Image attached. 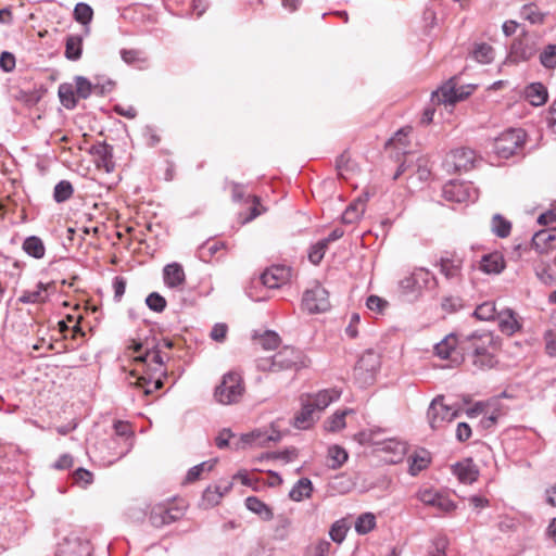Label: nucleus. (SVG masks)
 Returning a JSON list of instances; mask_svg holds the SVG:
<instances>
[{
    "mask_svg": "<svg viewBox=\"0 0 556 556\" xmlns=\"http://www.w3.org/2000/svg\"><path fill=\"white\" fill-rule=\"evenodd\" d=\"M459 348L472 357L479 369H490L496 364L495 352L500 349L498 338L489 331H475L459 339Z\"/></svg>",
    "mask_w": 556,
    "mask_h": 556,
    "instance_id": "nucleus-1",
    "label": "nucleus"
},
{
    "mask_svg": "<svg viewBox=\"0 0 556 556\" xmlns=\"http://www.w3.org/2000/svg\"><path fill=\"white\" fill-rule=\"evenodd\" d=\"M307 366V358L302 351L285 346L271 357L258 358L256 367L262 371L279 372L282 370H299Z\"/></svg>",
    "mask_w": 556,
    "mask_h": 556,
    "instance_id": "nucleus-2",
    "label": "nucleus"
},
{
    "mask_svg": "<svg viewBox=\"0 0 556 556\" xmlns=\"http://www.w3.org/2000/svg\"><path fill=\"white\" fill-rule=\"evenodd\" d=\"M244 387L239 372L229 371L223 376L220 383L215 388L214 397L223 405L237 403L243 394Z\"/></svg>",
    "mask_w": 556,
    "mask_h": 556,
    "instance_id": "nucleus-3",
    "label": "nucleus"
},
{
    "mask_svg": "<svg viewBox=\"0 0 556 556\" xmlns=\"http://www.w3.org/2000/svg\"><path fill=\"white\" fill-rule=\"evenodd\" d=\"M459 410L458 406L446 404L443 395H438L427 409L428 424L432 430L442 429L458 416Z\"/></svg>",
    "mask_w": 556,
    "mask_h": 556,
    "instance_id": "nucleus-4",
    "label": "nucleus"
},
{
    "mask_svg": "<svg viewBox=\"0 0 556 556\" xmlns=\"http://www.w3.org/2000/svg\"><path fill=\"white\" fill-rule=\"evenodd\" d=\"M525 138L522 129H507L494 140V152L500 157L508 159L522 148Z\"/></svg>",
    "mask_w": 556,
    "mask_h": 556,
    "instance_id": "nucleus-5",
    "label": "nucleus"
},
{
    "mask_svg": "<svg viewBox=\"0 0 556 556\" xmlns=\"http://www.w3.org/2000/svg\"><path fill=\"white\" fill-rule=\"evenodd\" d=\"M302 307L309 314H319L330 308L329 293L319 283L307 289L302 298Z\"/></svg>",
    "mask_w": 556,
    "mask_h": 556,
    "instance_id": "nucleus-6",
    "label": "nucleus"
},
{
    "mask_svg": "<svg viewBox=\"0 0 556 556\" xmlns=\"http://www.w3.org/2000/svg\"><path fill=\"white\" fill-rule=\"evenodd\" d=\"M90 542L75 533L65 536L56 547V556H91Z\"/></svg>",
    "mask_w": 556,
    "mask_h": 556,
    "instance_id": "nucleus-7",
    "label": "nucleus"
},
{
    "mask_svg": "<svg viewBox=\"0 0 556 556\" xmlns=\"http://www.w3.org/2000/svg\"><path fill=\"white\" fill-rule=\"evenodd\" d=\"M416 497L425 505L437 508L442 513H451L456 509V504L445 493L439 492L433 488H420Z\"/></svg>",
    "mask_w": 556,
    "mask_h": 556,
    "instance_id": "nucleus-8",
    "label": "nucleus"
},
{
    "mask_svg": "<svg viewBox=\"0 0 556 556\" xmlns=\"http://www.w3.org/2000/svg\"><path fill=\"white\" fill-rule=\"evenodd\" d=\"M476 160L475 151L467 148H459L451 151L444 159L443 166L448 173L468 170L473 166Z\"/></svg>",
    "mask_w": 556,
    "mask_h": 556,
    "instance_id": "nucleus-9",
    "label": "nucleus"
},
{
    "mask_svg": "<svg viewBox=\"0 0 556 556\" xmlns=\"http://www.w3.org/2000/svg\"><path fill=\"white\" fill-rule=\"evenodd\" d=\"M435 285V277L426 268H417L409 276L400 281L405 293L419 292Z\"/></svg>",
    "mask_w": 556,
    "mask_h": 556,
    "instance_id": "nucleus-10",
    "label": "nucleus"
},
{
    "mask_svg": "<svg viewBox=\"0 0 556 556\" xmlns=\"http://www.w3.org/2000/svg\"><path fill=\"white\" fill-rule=\"evenodd\" d=\"M115 438L111 439L110 443L113 445L123 444L119 452L114 454V458L110 463L116 462L127 455L132 448V432L130 425L124 421H116L114 424Z\"/></svg>",
    "mask_w": 556,
    "mask_h": 556,
    "instance_id": "nucleus-11",
    "label": "nucleus"
},
{
    "mask_svg": "<svg viewBox=\"0 0 556 556\" xmlns=\"http://www.w3.org/2000/svg\"><path fill=\"white\" fill-rule=\"evenodd\" d=\"M181 515V510L176 507H167L163 504H157L151 508L149 521L154 528H162L175 522Z\"/></svg>",
    "mask_w": 556,
    "mask_h": 556,
    "instance_id": "nucleus-12",
    "label": "nucleus"
},
{
    "mask_svg": "<svg viewBox=\"0 0 556 556\" xmlns=\"http://www.w3.org/2000/svg\"><path fill=\"white\" fill-rule=\"evenodd\" d=\"M440 273L447 279L459 281L462 279L464 260L456 253H445L439 261Z\"/></svg>",
    "mask_w": 556,
    "mask_h": 556,
    "instance_id": "nucleus-13",
    "label": "nucleus"
},
{
    "mask_svg": "<svg viewBox=\"0 0 556 556\" xmlns=\"http://www.w3.org/2000/svg\"><path fill=\"white\" fill-rule=\"evenodd\" d=\"M135 361L144 363L154 375L166 376L164 356L159 344L146 348L142 354L135 357Z\"/></svg>",
    "mask_w": 556,
    "mask_h": 556,
    "instance_id": "nucleus-14",
    "label": "nucleus"
},
{
    "mask_svg": "<svg viewBox=\"0 0 556 556\" xmlns=\"http://www.w3.org/2000/svg\"><path fill=\"white\" fill-rule=\"evenodd\" d=\"M291 278V268L285 265H274L261 276L262 283L268 289L280 288Z\"/></svg>",
    "mask_w": 556,
    "mask_h": 556,
    "instance_id": "nucleus-15",
    "label": "nucleus"
},
{
    "mask_svg": "<svg viewBox=\"0 0 556 556\" xmlns=\"http://www.w3.org/2000/svg\"><path fill=\"white\" fill-rule=\"evenodd\" d=\"M280 439L281 433L273 427L269 429H257L241 435L242 443L254 446H265L269 442H278Z\"/></svg>",
    "mask_w": 556,
    "mask_h": 556,
    "instance_id": "nucleus-16",
    "label": "nucleus"
},
{
    "mask_svg": "<svg viewBox=\"0 0 556 556\" xmlns=\"http://www.w3.org/2000/svg\"><path fill=\"white\" fill-rule=\"evenodd\" d=\"M341 391L332 388L320 390L314 394H306L304 397L317 413L327 408L332 402L339 400Z\"/></svg>",
    "mask_w": 556,
    "mask_h": 556,
    "instance_id": "nucleus-17",
    "label": "nucleus"
},
{
    "mask_svg": "<svg viewBox=\"0 0 556 556\" xmlns=\"http://www.w3.org/2000/svg\"><path fill=\"white\" fill-rule=\"evenodd\" d=\"M379 366L378 357L372 352H367L362 355L354 368V375L357 378H364L365 381L372 379Z\"/></svg>",
    "mask_w": 556,
    "mask_h": 556,
    "instance_id": "nucleus-18",
    "label": "nucleus"
},
{
    "mask_svg": "<svg viewBox=\"0 0 556 556\" xmlns=\"http://www.w3.org/2000/svg\"><path fill=\"white\" fill-rule=\"evenodd\" d=\"M453 473L464 484L473 483L479 477V470L471 458L456 463L452 467Z\"/></svg>",
    "mask_w": 556,
    "mask_h": 556,
    "instance_id": "nucleus-19",
    "label": "nucleus"
},
{
    "mask_svg": "<svg viewBox=\"0 0 556 556\" xmlns=\"http://www.w3.org/2000/svg\"><path fill=\"white\" fill-rule=\"evenodd\" d=\"M163 280L170 289H181L186 282V275L182 266L178 263L167 264L163 269Z\"/></svg>",
    "mask_w": 556,
    "mask_h": 556,
    "instance_id": "nucleus-20",
    "label": "nucleus"
},
{
    "mask_svg": "<svg viewBox=\"0 0 556 556\" xmlns=\"http://www.w3.org/2000/svg\"><path fill=\"white\" fill-rule=\"evenodd\" d=\"M496 320L500 330L507 336H513L521 329V324L518 320L516 313L510 308H505L498 312Z\"/></svg>",
    "mask_w": 556,
    "mask_h": 556,
    "instance_id": "nucleus-21",
    "label": "nucleus"
},
{
    "mask_svg": "<svg viewBox=\"0 0 556 556\" xmlns=\"http://www.w3.org/2000/svg\"><path fill=\"white\" fill-rule=\"evenodd\" d=\"M479 267L485 274H500L505 268V261L498 252L489 253L482 256Z\"/></svg>",
    "mask_w": 556,
    "mask_h": 556,
    "instance_id": "nucleus-22",
    "label": "nucleus"
},
{
    "mask_svg": "<svg viewBox=\"0 0 556 556\" xmlns=\"http://www.w3.org/2000/svg\"><path fill=\"white\" fill-rule=\"evenodd\" d=\"M525 97L532 105L540 106L547 101V89L541 83H532L526 87Z\"/></svg>",
    "mask_w": 556,
    "mask_h": 556,
    "instance_id": "nucleus-23",
    "label": "nucleus"
},
{
    "mask_svg": "<svg viewBox=\"0 0 556 556\" xmlns=\"http://www.w3.org/2000/svg\"><path fill=\"white\" fill-rule=\"evenodd\" d=\"M316 410L314 407L311 406V404L305 400L304 396H302V408L299 414L294 417V427L298 429H307L309 428L314 420V414Z\"/></svg>",
    "mask_w": 556,
    "mask_h": 556,
    "instance_id": "nucleus-24",
    "label": "nucleus"
},
{
    "mask_svg": "<svg viewBox=\"0 0 556 556\" xmlns=\"http://www.w3.org/2000/svg\"><path fill=\"white\" fill-rule=\"evenodd\" d=\"M245 507L263 520H270L274 517L273 509L256 496L245 498Z\"/></svg>",
    "mask_w": 556,
    "mask_h": 556,
    "instance_id": "nucleus-25",
    "label": "nucleus"
},
{
    "mask_svg": "<svg viewBox=\"0 0 556 556\" xmlns=\"http://www.w3.org/2000/svg\"><path fill=\"white\" fill-rule=\"evenodd\" d=\"M445 199L455 202H464L469 198L468 187L460 182L446 184L443 188Z\"/></svg>",
    "mask_w": 556,
    "mask_h": 556,
    "instance_id": "nucleus-26",
    "label": "nucleus"
},
{
    "mask_svg": "<svg viewBox=\"0 0 556 556\" xmlns=\"http://www.w3.org/2000/svg\"><path fill=\"white\" fill-rule=\"evenodd\" d=\"M462 100V96L457 93V90L452 85H445L439 90L432 93V101L453 105Z\"/></svg>",
    "mask_w": 556,
    "mask_h": 556,
    "instance_id": "nucleus-27",
    "label": "nucleus"
},
{
    "mask_svg": "<svg viewBox=\"0 0 556 556\" xmlns=\"http://www.w3.org/2000/svg\"><path fill=\"white\" fill-rule=\"evenodd\" d=\"M83 53V37L79 35H70L65 40V58L70 61H77Z\"/></svg>",
    "mask_w": 556,
    "mask_h": 556,
    "instance_id": "nucleus-28",
    "label": "nucleus"
},
{
    "mask_svg": "<svg viewBox=\"0 0 556 556\" xmlns=\"http://www.w3.org/2000/svg\"><path fill=\"white\" fill-rule=\"evenodd\" d=\"M365 200L362 198L353 201L342 214V222L344 224H353L357 222L365 212Z\"/></svg>",
    "mask_w": 556,
    "mask_h": 556,
    "instance_id": "nucleus-29",
    "label": "nucleus"
},
{
    "mask_svg": "<svg viewBox=\"0 0 556 556\" xmlns=\"http://www.w3.org/2000/svg\"><path fill=\"white\" fill-rule=\"evenodd\" d=\"M312 492V481L308 478H301L291 489L289 496L292 501L301 502L304 498L311 497Z\"/></svg>",
    "mask_w": 556,
    "mask_h": 556,
    "instance_id": "nucleus-30",
    "label": "nucleus"
},
{
    "mask_svg": "<svg viewBox=\"0 0 556 556\" xmlns=\"http://www.w3.org/2000/svg\"><path fill=\"white\" fill-rule=\"evenodd\" d=\"M24 252L35 258H42L46 253V248L42 240L37 236L27 237L23 242Z\"/></svg>",
    "mask_w": 556,
    "mask_h": 556,
    "instance_id": "nucleus-31",
    "label": "nucleus"
},
{
    "mask_svg": "<svg viewBox=\"0 0 556 556\" xmlns=\"http://www.w3.org/2000/svg\"><path fill=\"white\" fill-rule=\"evenodd\" d=\"M533 43L528 40H519L513 45L511 54L516 61H528L534 55Z\"/></svg>",
    "mask_w": 556,
    "mask_h": 556,
    "instance_id": "nucleus-32",
    "label": "nucleus"
},
{
    "mask_svg": "<svg viewBox=\"0 0 556 556\" xmlns=\"http://www.w3.org/2000/svg\"><path fill=\"white\" fill-rule=\"evenodd\" d=\"M163 376L151 374L149 377L141 376L137 379L136 386L141 388L144 394H151L163 387Z\"/></svg>",
    "mask_w": 556,
    "mask_h": 556,
    "instance_id": "nucleus-33",
    "label": "nucleus"
},
{
    "mask_svg": "<svg viewBox=\"0 0 556 556\" xmlns=\"http://www.w3.org/2000/svg\"><path fill=\"white\" fill-rule=\"evenodd\" d=\"M58 94L60 102L67 110H73L77 105L76 91L71 84H61L59 86Z\"/></svg>",
    "mask_w": 556,
    "mask_h": 556,
    "instance_id": "nucleus-34",
    "label": "nucleus"
},
{
    "mask_svg": "<svg viewBox=\"0 0 556 556\" xmlns=\"http://www.w3.org/2000/svg\"><path fill=\"white\" fill-rule=\"evenodd\" d=\"M457 344L459 345V340L448 336L434 346L435 354L443 359L451 358Z\"/></svg>",
    "mask_w": 556,
    "mask_h": 556,
    "instance_id": "nucleus-35",
    "label": "nucleus"
},
{
    "mask_svg": "<svg viewBox=\"0 0 556 556\" xmlns=\"http://www.w3.org/2000/svg\"><path fill=\"white\" fill-rule=\"evenodd\" d=\"M47 290V285L39 282L35 291H24L18 298V302L23 304H35L41 303L47 300V295L43 292Z\"/></svg>",
    "mask_w": 556,
    "mask_h": 556,
    "instance_id": "nucleus-36",
    "label": "nucleus"
},
{
    "mask_svg": "<svg viewBox=\"0 0 556 556\" xmlns=\"http://www.w3.org/2000/svg\"><path fill=\"white\" fill-rule=\"evenodd\" d=\"M348 452L339 445H332L328 448L329 467L340 468L348 460Z\"/></svg>",
    "mask_w": 556,
    "mask_h": 556,
    "instance_id": "nucleus-37",
    "label": "nucleus"
},
{
    "mask_svg": "<svg viewBox=\"0 0 556 556\" xmlns=\"http://www.w3.org/2000/svg\"><path fill=\"white\" fill-rule=\"evenodd\" d=\"M331 543L326 539H319L311 543L305 551V556H328Z\"/></svg>",
    "mask_w": 556,
    "mask_h": 556,
    "instance_id": "nucleus-38",
    "label": "nucleus"
},
{
    "mask_svg": "<svg viewBox=\"0 0 556 556\" xmlns=\"http://www.w3.org/2000/svg\"><path fill=\"white\" fill-rule=\"evenodd\" d=\"M376 526V517L371 513H364L355 521V531L358 534L370 532Z\"/></svg>",
    "mask_w": 556,
    "mask_h": 556,
    "instance_id": "nucleus-39",
    "label": "nucleus"
},
{
    "mask_svg": "<svg viewBox=\"0 0 556 556\" xmlns=\"http://www.w3.org/2000/svg\"><path fill=\"white\" fill-rule=\"evenodd\" d=\"M74 189L68 180H61L53 190V199L58 203L67 201L73 195Z\"/></svg>",
    "mask_w": 556,
    "mask_h": 556,
    "instance_id": "nucleus-40",
    "label": "nucleus"
},
{
    "mask_svg": "<svg viewBox=\"0 0 556 556\" xmlns=\"http://www.w3.org/2000/svg\"><path fill=\"white\" fill-rule=\"evenodd\" d=\"M511 230V224L502 215L495 214L492 218V231L500 238H506Z\"/></svg>",
    "mask_w": 556,
    "mask_h": 556,
    "instance_id": "nucleus-41",
    "label": "nucleus"
},
{
    "mask_svg": "<svg viewBox=\"0 0 556 556\" xmlns=\"http://www.w3.org/2000/svg\"><path fill=\"white\" fill-rule=\"evenodd\" d=\"M472 55L479 63L488 64L494 59V50L488 43H479L476 45Z\"/></svg>",
    "mask_w": 556,
    "mask_h": 556,
    "instance_id": "nucleus-42",
    "label": "nucleus"
},
{
    "mask_svg": "<svg viewBox=\"0 0 556 556\" xmlns=\"http://www.w3.org/2000/svg\"><path fill=\"white\" fill-rule=\"evenodd\" d=\"M473 314L480 320H492L496 319L498 312L493 302H484L477 306Z\"/></svg>",
    "mask_w": 556,
    "mask_h": 556,
    "instance_id": "nucleus-43",
    "label": "nucleus"
},
{
    "mask_svg": "<svg viewBox=\"0 0 556 556\" xmlns=\"http://www.w3.org/2000/svg\"><path fill=\"white\" fill-rule=\"evenodd\" d=\"M93 16L92 8L84 2H79L76 4L74 9V18L81 23L83 25H88Z\"/></svg>",
    "mask_w": 556,
    "mask_h": 556,
    "instance_id": "nucleus-44",
    "label": "nucleus"
},
{
    "mask_svg": "<svg viewBox=\"0 0 556 556\" xmlns=\"http://www.w3.org/2000/svg\"><path fill=\"white\" fill-rule=\"evenodd\" d=\"M75 84H76L75 91H76L78 98L87 99L91 96V93H94L93 84L86 77L76 76Z\"/></svg>",
    "mask_w": 556,
    "mask_h": 556,
    "instance_id": "nucleus-45",
    "label": "nucleus"
},
{
    "mask_svg": "<svg viewBox=\"0 0 556 556\" xmlns=\"http://www.w3.org/2000/svg\"><path fill=\"white\" fill-rule=\"evenodd\" d=\"M291 520L285 516H278L276 526L274 529V538L279 541H283L289 536Z\"/></svg>",
    "mask_w": 556,
    "mask_h": 556,
    "instance_id": "nucleus-46",
    "label": "nucleus"
},
{
    "mask_svg": "<svg viewBox=\"0 0 556 556\" xmlns=\"http://www.w3.org/2000/svg\"><path fill=\"white\" fill-rule=\"evenodd\" d=\"M520 17L529 21L531 24H540L543 22V14L534 4H526L520 10Z\"/></svg>",
    "mask_w": 556,
    "mask_h": 556,
    "instance_id": "nucleus-47",
    "label": "nucleus"
},
{
    "mask_svg": "<svg viewBox=\"0 0 556 556\" xmlns=\"http://www.w3.org/2000/svg\"><path fill=\"white\" fill-rule=\"evenodd\" d=\"M541 64L548 70L556 67V45H547L540 53Z\"/></svg>",
    "mask_w": 556,
    "mask_h": 556,
    "instance_id": "nucleus-48",
    "label": "nucleus"
},
{
    "mask_svg": "<svg viewBox=\"0 0 556 556\" xmlns=\"http://www.w3.org/2000/svg\"><path fill=\"white\" fill-rule=\"evenodd\" d=\"M216 460L203 462L199 465L193 466L189 469L186 476V480L188 482H193L200 478L203 471H211L215 465Z\"/></svg>",
    "mask_w": 556,
    "mask_h": 556,
    "instance_id": "nucleus-49",
    "label": "nucleus"
},
{
    "mask_svg": "<svg viewBox=\"0 0 556 556\" xmlns=\"http://www.w3.org/2000/svg\"><path fill=\"white\" fill-rule=\"evenodd\" d=\"M348 530H349V528H348L345 521L338 520L331 526L329 535L333 542L340 544L344 541Z\"/></svg>",
    "mask_w": 556,
    "mask_h": 556,
    "instance_id": "nucleus-50",
    "label": "nucleus"
},
{
    "mask_svg": "<svg viewBox=\"0 0 556 556\" xmlns=\"http://www.w3.org/2000/svg\"><path fill=\"white\" fill-rule=\"evenodd\" d=\"M348 410L336 412L327 421L326 429L328 431H339L345 427V416Z\"/></svg>",
    "mask_w": 556,
    "mask_h": 556,
    "instance_id": "nucleus-51",
    "label": "nucleus"
},
{
    "mask_svg": "<svg viewBox=\"0 0 556 556\" xmlns=\"http://www.w3.org/2000/svg\"><path fill=\"white\" fill-rule=\"evenodd\" d=\"M327 248L328 244L324 240H319L318 242H316L308 252L309 262L313 263L314 265H318L321 262Z\"/></svg>",
    "mask_w": 556,
    "mask_h": 556,
    "instance_id": "nucleus-52",
    "label": "nucleus"
},
{
    "mask_svg": "<svg viewBox=\"0 0 556 556\" xmlns=\"http://www.w3.org/2000/svg\"><path fill=\"white\" fill-rule=\"evenodd\" d=\"M230 489V485L225 486V489L222 491L219 486H208L204 491L203 498L210 504V505H216L218 504L219 500L223 497V495L228 492Z\"/></svg>",
    "mask_w": 556,
    "mask_h": 556,
    "instance_id": "nucleus-53",
    "label": "nucleus"
},
{
    "mask_svg": "<svg viewBox=\"0 0 556 556\" xmlns=\"http://www.w3.org/2000/svg\"><path fill=\"white\" fill-rule=\"evenodd\" d=\"M147 306L156 313H162L166 307V300L157 292L150 293L146 299Z\"/></svg>",
    "mask_w": 556,
    "mask_h": 556,
    "instance_id": "nucleus-54",
    "label": "nucleus"
},
{
    "mask_svg": "<svg viewBox=\"0 0 556 556\" xmlns=\"http://www.w3.org/2000/svg\"><path fill=\"white\" fill-rule=\"evenodd\" d=\"M258 343L262 345L264 350H274L280 343L279 336L274 331H266L258 339Z\"/></svg>",
    "mask_w": 556,
    "mask_h": 556,
    "instance_id": "nucleus-55",
    "label": "nucleus"
},
{
    "mask_svg": "<svg viewBox=\"0 0 556 556\" xmlns=\"http://www.w3.org/2000/svg\"><path fill=\"white\" fill-rule=\"evenodd\" d=\"M73 480L76 484L86 488L93 480V475L85 468H78L73 473Z\"/></svg>",
    "mask_w": 556,
    "mask_h": 556,
    "instance_id": "nucleus-56",
    "label": "nucleus"
},
{
    "mask_svg": "<svg viewBox=\"0 0 556 556\" xmlns=\"http://www.w3.org/2000/svg\"><path fill=\"white\" fill-rule=\"evenodd\" d=\"M223 247H224V243H222V242H216V241L205 242L200 248V257L202 260L206 261V256H208V257L214 256Z\"/></svg>",
    "mask_w": 556,
    "mask_h": 556,
    "instance_id": "nucleus-57",
    "label": "nucleus"
},
{
    "mask_svg": "<svg viewBox=\"0 0 556 556\" xmlns=\"http://www.w3.org/2000/svg\"><path fill=\"white\" fill-rule=\"evenodd\" d=\"M448 545V541L445 536H439L433 540L429 556H446L445 549Z\"/></svg>",
    "mask_w": 556,
    "mask_h": 556,
    "instance_id": "nucleus-58",
    "label": "nucleus"
},
{
    "mask_svg": "<svg viewBox=\"0 0 556 556\" xmlns=\"http://www.w3.org/2000/svg\"><path fill=\"white\" fill-rule=\"evenodd\" d=\"M366 306L377 313H382L388 306V302L378 295H369L366 301Z\"/></svg>",
    "mask_w": 556,
    "mask_h": 556,
    "instance_id": "nucleus-59",
    "label": "nucleus"
},
{
    "mask_svg": "<svg viewBox=\"0 0 556 556\" xmlns=\"http://www.w3.org/2000/svg\"><path fill=\"white\" fill-rule=\"evenodd\" d=\"M0 67L3 72L10 73L15 68V56L8 51L0 54Z\"/></svg>",
    "mask_w": 556,
    "mask_h": 556,
    "instance_id": "nucleus-60",
    "label": "nucleus"
},
{
    "mask_svg": "<svg viewBox=\"0 0 556 556\" xmlns=\"http://www.w3.org/2000/svg\"><path fill=\"white\" fill-rule=\"evenodd\" d=\"M556 239V228L547 229V230H541L536 232L533 237V241L535 244H539V242L548 243L551 241H554Z\"/></svg>",
    "mask_w": 556,
    "mask_h": 556,
    "instance_id": "nucleus-61",
    "label": "nucleus"
},
{
    "mask_svg": "<svg viewBox=\"0 0 556 556\" xmlns=\"http://www.w3.org/2000/svg\"><path fill=\"white\" fill-rule=\"evenodd\" d=\"M227 326L225 324H216L211 331V338L214 341L222 342L225 340L227 334Z\"/></svg>",
    "mask_w": 556,
    "mask_h": 556,
    "instance_id": "nucleus-62",
    "label": "nucleus"
},
{
    "mask_svg": "<svg viewBox=\"0 0 556 556\" xmlns=\"http://www.w3.org/2000/svg\"><path fill=\"white\" fill-rule=\"evenodd\" d=\"M471 437V428L466 422H459L456 428V438L460 442L467 441Z\"/></svg>",
    "mask_w": 556,
    "mask_h": 556,
    "instance_id": "nucleus-63",
    "label": "nucleus"
},
{
    "mask_svg": "<svg viewBox=\"0 0 556 556\" xmlns=\"http://www.w3.org/2000/svg\"><path fill=\"white\" fill-rule=\"evenodd\" d=\"M546 119L549 128L556 134V101L549 106Z\"/></svg>",
    "mask_w": 556,
    "mask_h": 556,
    "instance_id": "nucleus-64",
    "label": "nucleus"
}]
</instances>
